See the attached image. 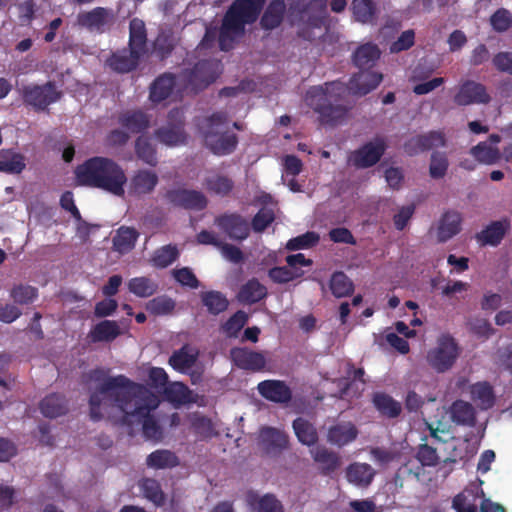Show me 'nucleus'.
I'll use <instances>...</instances> for the list:
<instances>
[{"label": "nucleus", "instance_id": "obj_1", "mask_svg": "<svg viewBox=\"0 0 512 512\" xmlns=\"http://www.w3.org/2000/svg\"><path fill=\"white\" fill-rule=\"evenodd\" d=\"M382 79L381 73L363 69L350 78L347 86L340 81L312 86L306 93L305 102L318 115L321 125L335 127L347 120L352 109L345 100L347 92L364 96L374 90Z\"/></svg>", "mask_w": 512, "mask_h": 512}, {"label": "nucleus", "instance_id": "obj_2", "mask_svg": "<svg viewBox=\"0 0 512 512\" xmlns=\"http://www.w3.org/2000/svg\"><path fill=\"white\" fill-rule=\"evenodd\" d=\"M159 405L158 397L143 384L130 380L125 375L109 376L103 379L89 398L90 418L99 421L103 411L117 407L129 416L151 415Z\"/></svg>", "mask_w": 512, "mask_h": 512}, {"label": "nucleus", "instance_id": "obj_3", "mask_svg": "<svg viewBox=\"0 0 512 512\" xmlns=\"http://www.w3.org/2000/svg\"><path fill=\"white\" fill-rule=\"evenodd\" d=\"M79 185L98 188L122 197L127 177L123 168L114 160L95 156L78 165L75 170Z\"/></svg>", "mask_w": 512, "mask_h": 512}, {"label": "nucleus", "instance_id": "obj_4", "mask_svg": "<svg viewBox=\"0 0 512 512\" xmlns=\"http://www.w3.org/2000/svg\"><path fill=\"white\" fill-rule=\"evenodd\" d=\"M266 0H235L226 11L219 31V47L222 51L233 48L234 42L245 31L246 24L254 23Z\"/></svg>", "mask_w": 512, "mask_h": 512}, {"label": "nucleus", "instance_id": "obj_5", "mask_svg": "<svg viewBox=\"0 0 512 512\" xmlns=\"http://www.w3.org/2000/svg\"><path fill=\"white\" fill-rule=\"evenodd\" d=\"M228 122V114L224 111H217L204 118L200 124V132L205 146L217 156L232 154L239 143L235 133L224 131Z\"/></svg>", "mask_w": 512, "mask_h": 512}, {"label": "nucleus", "instance_id": "obj_6", "mask_svg": "<svg viewBox=\"0 0 512 512\" xmlns=\"http://www.w3.org/2000/svg\"><path fill=\"white\" fill-rule=\"evenodd\" d=\"M220 73V62L215 59H203L192 68L183 69L178 75V86L181 91L198 93L215 82Z\"/></svg>", "mask_w": 512, "mask_h": 512}, {"label": "nucleus", "instance_id": "obj_7", "mask_svg": "<svg viewBox=\"0 0 512 512\" xmlns=\"http://www.w3.org/2000/svg\"><path fill=\"white\" fill-rule=\"evenodd\" d=\"M459 356V347L455 339L448 335H442L437 341V346L427 354V362L438 373L449 370Z\"/></svg>", "mask_w": 512, "mask_h": 512}, {"label": "nucleus", "instance_id": "obj_8", "mask_svg": "<svg viewBox=\"0 0 512 512\" xmlns=\"http://www.w3.org/2000/svg\"><path fill=\"white\" fill-rule=\"evenodd\" d=\"M21 96L25 105L31 106L35 111H44L60 99L61 92L49 81L43 85H24Z\"/></svg>", "mask_w": 512, "mask_h": 512}, {"label": "nucleus", "instance_id": "obj_9", "mask_svg": "<svg viewBox=\"0 0 512 512\" xmlns=\"http://www.w3.org/2000/svg\"><path fill=\"white\" fill-rule=\"evenodd\" d=\"M163 197L171 207L187 211L198 212L208 206V199L203 192L181 186L168 189Z\"/></svg>", "mask_w": 512, "mask_h": 512}, {"label": "nucleus", "instance_id": "obj_10", "mask_svg": "<svg viewBox=\"0 0 512 512\" xmlns=\"http://www.w3.org/2000/svg\"><path fill=\"white\" fill-rule=\"evenodd\" d=\"M481 496L480 512H506L502 505L492 502L488 498H484L483 492H481ZM478 498H480L478 493H475L473 490L465 489L453 498L452 508L456 512H477Z\"/></svg>", "mask_w": 512, "mask_h": 512}, {"label": "nucleus", "instance_id": "obj_11", "mask_svg": "<svg viewBox=\"0 0 512 512\" xmlns=\"http://www.w3.org/2000/svg\"><path fill=\"white\" fill-rule=\"evenodd\" d=\"M155 138L167 145L178 146L186 142V133L184 131V121L178 110H172L168 113V123L155 130Z\"/></svg>", "mask_w": 512, "mask_h": 512}, {"label": "nucleus", "instance_id": "obj_12", "mask_svg": "<svg viewBox=\"0 0 512 512\" xmlns=\"http://www.w3.org/2000/svg\"><path fill=\"white\" fill-rule=\"evenodd\" d=\"M446 137L442 131L432 130L427 133L410 137L403 145L404 152L409 156H415L433 148L444 147Z\"/></svg>", "mask_w": 512, "mask_h": 512}, {"label": "nucleus", "instance_id": "obj_13", "mask_svg": "<svg viewBox=\"0 0 512 512\" xmlns=\"http://www.w3.org/2000/svg\"><path fill=\"white\" fill-rule=\"evenodd\" d=\"M385 150L386 144L384 140L377 138L355 150L351 154L350 161L356 168H369L379 162Z\"/></svg>", "mask_w": 512, "mask_h": 512}, {"label": "nucleus", "instance_id": "obj_14", "mask_svg": "<svg viewBox=\"0 0 512 512\" xmlns=\"http://www.w3.org/2000/svg\"><path fill=\"white\" fill-rule=\"evenodd\" d=\"M491 100L486 87L476 81L466 80L460 84L454 96V102L459 106L471 104H488Z\"/></svg>", "mask_w": 512, "mask_h": 512}, {"label": "nucleus", "instance_id": "obj_15", "mask_svg": "<svg viewBox=\"0 0 512 512\" xmlns=\"http://www.w3.org/2000/svg\"><path fill=\"white\" fill-rule=\"evenodd\" d=\"M215 224L233 240H245L250 233L248 221L238 213L219 215L215 218Z\"/></svg>", "mask_w": 512, "mask_h": 512}, {"label": "nucleus", "instance_id": "obj_16", "mask_svg": "<svg viewBox=\"0 0 512 512\" xmlns=\"http://www.w3.org/2000/svg\"><path fill=\"white\" fill-rule=\"evenodd\" d=\"M288 435L275 427L264 426L259 431V445L266 454L277 455L287 449Z\"/></svg>", "mask_w": 512, "mask_h": 512}, {"label": "nucleus", "instance_id": "obj_17", "mask_svg": "<svg viewBox=\"0 0 512 512\" xmlns=\"http://www.w3.org/2000/svg\"><path fill=\"white\" fill-rule=\"evenodd\" d=\"M316 8L318 12L309 15L307 21L297 31V35L307 41H314L316 39L313 29L322 28L327 20L326 0H312L306 9L313 10Z\"/></svg>", "mask_w": 512, "mask_h": 512}, {"label": "nucleus", "instance_id": "obj_18", "mask_svg": "<svg viewBox=\"0 0 512 512\" xmlns=\"http://www.w3.org/2000/svg\"><path fill=\"white\" fill-rule=\"evenodd\" d=\"M235 366L253 372L261 371L266 365L265 356L261 352L252 351L246 347H235L230 351Z\"/></svg>", "mask_w": 512, "mask_h": 512}, {"label": "nucleus", "instance_id": "obj_19", "mask_svg": "<svg viewBox=\"0 0 512 512\" xmlns=\"http://www.w3.org/2000/svg\"><path fill=\"white\" fill-rule=\"evenodd\" d=\"M511 222L508 218L492 221L475 236L482 246L497 247L510 230Z\"/></svg>", "mask_w": 512, "mask_h": 512}, {"label": "nucleus", "instance_id": "obj_20", "mask_svg": "<svg viewBox=\"0 0 512 512\" xmlns=\"http://www.w3.org/2000/svg\"><path fill=\"white\" fill-rule=\"evenodd\" d=\"M257 389L263 398L274 403L286 404L292 399L290 387L281 380H264Z\"/></svg>", "mask_w": 512, "mask_h": 512}, {"label": "nucleus", "instance_id": "obj_21", "mask_svg": "<svg viewBox=\"0 0 512 512\" xmlns=\"http://www.w3.org/2000/svg\"><path fill=\"white\" fill-rule=\"evenodd\" d=\"M113 13L104 7H96L88 12L80 13L77 22L80 26L98 32L104 31V26L113 20Z\"/></svg>", "mask_w": 512, "mask_h": 512}, {"label": "nucleus", "instance_id": "obj_22", "mask_svg": "<svg viewBox=\"0 0 512 512\" xmlns=\"http://www.w3.org/2000/svg\"><path fill=\"white\" fill-rule=\"evenodd\" d=\"M158 182V175L154 171L137 170L130 179L129 193L136 196L150 194L154 191Z\"/></svg>", "mask_w": 512, "mask_h": 512}, {"label": "nucleus", "instance_id": "obj_23", "mask_svg": "<svg viewBox=\"0 0 512 512\" xmlns=\"http://www.w3.org/2000/svg\"><path fill=\"white\" fill-rule=\"evenodd\" d=\"M128 49L142 58L148 52L146 26L141 19L133 18L129 23Z\"/></svg>", "mask_w": 512, "mask_h": 512}, {"label": "nucleus", "instance_id": "obj_24", "mask_svg": "<svg viewBox=\"0 0 512 512\" xmlns=\"http://www.w3.org/2000/svg\"><path fill=\"white\" fill-rule=\"evenodd\" d=\"M141 59L142 57L138 54L131 53L128 48H123L113 52L106 62L113 71L125 74L135 70Z\"/></svg>", "mask_w": 512, "mask_h": 512}, {"label": "nucleus", "instance_id": "obj_25", "mask_svg": "<svg viewBox=\"0 0 512 512\" xmlns=\"http://www.w3.org/2000/svg\"><path fill=\"white\" fill-rule=\"evenodd\" d=\"M358 436V429L352 422H340L327 431V442L339 448L352 443Z\"/></svg>", "mask_w": 512, "mask_h": 512}, {"label": "nucleus", "instance_id": "obj_26", "mask_svg": "<svg viewBox=\"0 0 512 512\" xmlns=\"http://www.w3.org/2000/svg\"><path fill=\"white\" fill-rule=\"evenodd\" d=\"M178 85L177 76L173 73H163L159 75L150 85L149 99L153 103H160L169 98Z\"/></svg>", "mask_w": 512, "mask_h": 512}, {"label": "nucleus", "instance_id": "obj_27", "mask_svg": "<svg viewBox=\"0 0 512 512\" xmlns=\"http://www.w3.org/2000/svg\"><path fill=\"white\" fill-rule=\"evenodd\" d=\"M312 458L319 466L320 474L330 476L341 466V457L338 453L325 446H318L311 451Z\"/></svg>", "mask_w": 512, "mask_h": 512}, {"label": "nucleus", "instance_id": "obj_28", "mask_svg": "<svg viewBox=\"0 0 512 512\" xmlns=\"http://www.w3.org/2000/svg\"><path fill=\"white\" fill-rule=\"evenodd\" d=\"M462 216L461 213L454 210L446 211L437 228L438 241L443 243L457 235L461 230Z\"/></svg>", "mask_w": 512, "mask_h": 512}, {"label": "nucleus", "instance_id": "obj_29", "mask_svg": "<svg viewBox=\"0 0 512 512\" xmlns=\"http://www.w3.org/2000/svg\"><path fill=\"white\" fill-rule=\"evenodd\" d=\"M345 476L349 483L366 488L372 483L375 470L367 463L354 462L346 468Z\"/></svg>", "mask_w": 512, "mask_h": 512}, {"label": "nucleus", "instance_id": "obj_30", "mask_svg": "<svg viewBox=\"0 0 512 512\" xmlns=\"http://www.w3.org/2000/svg\"><path fill=\"white\" fill-rule=\"evenodd\" d=\"M286 4L284 0H272L264 10L260 19L262 29L271 31L278 28L284 19Z\"/></svg>", "mask_w": 512, "mask_h": 512}, {"label": "nucleus", "instance_id": "obj_31", "mask_svg": "<svg viewBox=\"0 0 512 512\" xmlns=\"http://www.w3.org/2000/svg\"><path fill=\"white\" fill-rule=\"evenodd\" d=\"M246 501L253 512H284L282 503L270 493L259 496L255 492H250Z\"/></svg>", "mask_w": 512, "mask_h": 512}, {"label": "nucleus", "instance_id": "obj_32", "mask_svg": "<svg viewBox=\"0 0 512 512\" xmlns=\"http://www.w3.org/2000/svg\"><path fill=\"white\" fill-rule=\"evenodd\" d=\"M118 123L131 133H141L149 127L150 119L141 110H127L119 115Z\"/></svg>", "mask_w": 512, "mask_h": 512}, {"label": "nucleus", "instance_id": "obj_33", "mask_svg": "<svg viewBox=\"0 0 512 512\" xmlns=\"http://www.w3.org/2000/svg\"><path fill=\"white\" fill-rule=\"evenodd\" d=\"M164 399L175 407L194 402L192 391L182 382H172L162 392Z\"/></svg>", "mask_w": 512, "mask_h": 512}, {"label": "nucleus", "instance_id": "obj_34", "mask_svg": "<svg viewBox=\"0 0 512 512\" xmlns=\"http://www.w3.org/2000/svg\"><path fill=\"white\" fill-rule=\"evenodd\" d=\"M375 409L383 417L394 419L400 416L402 405L392 396L384 392H376L372 397Z\"/></svg>", "mask_w": 512, "mask_h": 512}, {"label": "nucleus", "instance_id": "obj_35", "mask_svg": "<svg viewBox=\"0 0 512 512\" xmlns=\"http://www.w3.org/2000/svg\"><path fill=\"white\" fill-rule=\"evenodd\" d=\"M381 51L376 44L366 43L353 53V63L360 70L371 69L380 58Z\"/></svg>", "mask_w": 512, "mask_h": 512}, {"label": "nucleus", "instance_id": "obj_36", "mask_svg": "<svg viewBox=\"0 0 512 512\" xmlns=\"http://www.w3.org/2000/svg\"><path fill=\"white\" fill-rule=\"evenodd\" d=\"M453 423L461 426L473 427L476 423V412L472 404L463 400H456L450 407Z\"/></svg>", "mask_w": 512, "mask_h": 512}, {"label": "nucleus", "instance_id": "obj_37", "mask_svg": "<svg viewBox=\"0 0 512 512\" xmlns=\"http://www.w3.org/2000/svg\"><path fill=\"white\" fill-rule=\"evenodd\" d=\"M138 237L139 232L135 228L121 226L112 239L113 249L120 254H126L134 249Z\"/></svg>", "mask_w": 512, "mask_h": 512}, {"label": "nucleus", "instance_id": "obj_38", "mask_svg": "<svg viewBox=\"0 0 512 512\" xmlns=\"http://www.w3.org/2000/svg\"><path fill=\"white\" fill-rule=\"evenodd\" d=\"M121 334L116 321L103 320L97 323L89 332L91 342H112Z\"/></svg>", "mask_w": 512, "mask_h": 512}, {"label": "nucleus", "instance_id": "obj_39", "mask_svg": "<svg viewBox=\"0 0 512 512\" xmlns=\"http://www.w3.org/2000/svg\"><path fill=\"white\" fill-rule=\"evenodd\" d=\"M203 184L209 193L220 197L228 196L234 189V181L230 177L220 173L208 175L204 179Z\"/></svg>", "mask_w": 512, "mask_h": 512}, {"label": "nucleus", "instance_id": "obj_40", "mask_svg": "<svg viewBox=\"0 0 512 512\" xmlns=\"http://www.w3.org/2000/svg\"><path fill=\"white\" fill-rule=\"evenodd\" d=\"M267 296V288L256 278L248 280L238 293V299L244 304H254Z\"/></svg>", "mask_w": 512, "mask_h": 512}, {"label": "nucleus", "instance_id": "obj_41", "mask_svg": "<svg viewBox=\"0 0 512 512\" xmlns=\"http://www.w3.org/2000/svg\"><path fill=\"white\" fill-rule=\"evenodd\" d=\"M416 458L420 465L416 467L415 471L412 468L408 467L410 462H408L404 466L406 470H408L410 473H413L416 477H419L421 475L423 467H434L439 463V456L437 454V450L428 444L419 445L416 453Z\"/></svg>", "mask_w": 512, "mask_h": 512}, {"label": "nucleus", "instance_id": "obj_42", "mask_svg": "<svg viewBox=\"0 0 512 512\" xmlns=\"http://www.w3.org/2000/svg\"><path fill=\"white\" fill-rule=\"evenodd\" d=\"M41 413L48 418H56L67 412V404L64 396L60 394H50L40 402Z\"/></svg>", "mask_w": 512, "mask_h": 512}, {"label": "nucleus", "instance_id": "obj_43", "mask_svg": "<svg viewBox=\"0 0 512 512\" xmlns=\"http://www.w3.org/2000/svg\"><path fill=\"white\" fill-rule=\"evenodd\" d=\"M471 399L483 410L494 405L495 396L492 386L488 382H478L470 388Z\"/></svg>", "mask_w": 512, "mask_h": 512}, {"label": "nucleus", "instance_id": "obj_44", "mask_svg": "<svg viewBox=\"0 0 512 512\" xmlns=\"http://www.w3.org/2000/svg\"><path fill=\"white\" fill-rule=\"evenodd\" d=\"M26 168V158L23 154L12 150H3L0 159V172L6 174H20Z\"/></svg>", "mask_w": 512, "mask_h": 512}, {"label": "nucleus", "instance_id": "obj_45", "mask_svg": "<svg viewBox=\"0 0 512 512\" xmlns=\"http://www.w3.org/2000/svg\"><path fill=\"white\" fill-rule=\"evenodd\" d=\"M201 302L211 315H219L224 312L229 305L227 297L220 291H205L200 294Z\"/></svg>", "mask_w": 512, "mask_h": 512}, {"label": "nucleus", "instance_id": "obj_46", "mask_svg": "<svg viewBox=\"0 0 512 512\" xmlns=\"http://www.w3.org/2000/svg\"><path fill=\"white\" fill-rule=\"evenodd\" d=\"M127 287L129 292L139 298H148L154 295L159 288L155 280L146 276L131 278L127 283Z\"/></svg>", "mask_w": 512, "mask_h": 512}, {"label": "nucleus", "instance_id": "obj_47", "mask_svg": "<svg viewBox=\"0 0 512 512\" xmlns=\"http://www.w3.org/2000/svg\"><path fill=\"white\" fill-rule=\"evenodd\" d=\"M292 427L299 442L302 444L312 446L317 443V430L315 426L308 420L302 417H298L293 421Z\"/></svg>", "mask_w": 512, "mask_h": 512}, {"label": "nucleus", "instance_id": "obj_48", "mask_svg": "<svg viewBox=\"0 0 512 512\" xmlns=\"http://www.w3.org/2000/svg\"><path fill=\"white\" fill-rule=\"evenodd\" d=\"M179 255V250L175 244H167L156 249L150 261L155 268L164 269L174 263Z\"/></svg>", "mask_w": 512, "mask_h": 512}, {"label": "nucleus", "instance_id": "obj_49", "mask_svg": "<svg viewBox=\"0 0 512 512\" xmlns=\"http://www.w3.org/2000/svg\"><path fill=\"white\" fill-rule=\"evenodd\" d=\"M470 154L480 163L492 165L501 159V152L497 147H492L482 141L470 149Z\"/></svg>", "mask_w": 512, "mask_h": 512}, {"label": "nucleus", "instance_id": "obj_50", "mask_svg": "<svg viewBox=\"0 0 512 512\" xmlns=\"http://www.w3.org/2000/svg\"><path fill=\"white\" fill-rule=\"evenodd\" d=\"M329 287L336 298L349 296L354 291L353 282L342 271H336L332 274Z\"/></svg>", "mask_w": 512, "mask_h": 512}, {"label": "nucleus", "instance_id": "obj_51", "mask_svg": "<svg viewBox=\"0 0 512 512\" xmlns=\"http://www.w3.org/2000/svg\"><path fill=\"white\" fill-rule=\"evenodd\" d=\"M135 153L145 164L155 167L158 163L157 152L147 137L139 136L135 141Z\"/></svg>", "mask_w": 512, "mask_h": 512}, {"label": "nucleus", "instance_id": "obj_52", "mask_svg": "<svg viewBox=\"0 0 512 512\" xmlns=\"http://www.w3.org/2000/svg\"><path fill=\"white\" fill-rule=\"evenodd\" d=\"M352 10L355 19L361 23H372L376 18L377 8L373 0H353Z\"/></svg>", "mask_w": 512, "mask_h": 512}, {"label": "nucleus", "instance_id": "obj_53", "mask_svg": "<svg viewBox=\"0 0 512 512\" xmlns=\"http://www.w3.org/2000/svg\"><path fill=\"white\" fill-rule=\"evenodd\" d=\"M146 463L152 468L165 469L177 466L179 460L178 457L169 450H156L147 457Z\"/></svg>", "mask_w": 512, "mask_h": 512}, {"label": "nucleus", "instance_id": "obj_54", "mask_svg": "<svg viewBox=\"0 0 512 512\" xmlns=\"http://www.w3.org/2000/svg\"><path fill=\"white\" fill-rule=\"evenodd\" d=\"M196 360L197 356L189 353L187 346H183L172 353L168 362L174 370L185 372L194 366Z\"/></svg>", "mask_w": 512, "mask_h": 512}, {"label": "nucleus", "instance_id": "obj_55", "mask_svg": "<svg viewBox=\"0 0 512 512\" xmlns=\"http://www.w3.org/2000/svg\"><path fill=\"white\" fill-rule=\"evenodd\" d=\"M304 275L301 269H292L289 266H276L268 271L269 278L277 284H285Z\"/></svg>", "mask_w": 512, "mask_h": 512}, {"label": "nucleus", "instance_id": "obj_56", "mask_svg": "<svg viewBox=\"0 0 512 512\" xmlns=\"http://www.w3.org/2000/svg\"><path fill=\"white\" fill-rule=\"evenodd\" d=\"M10 297L20 305H27L38 297V289L28 284H17L10 290Z\"/></svg>", "mask_w": 512, "mask_h": 512}, {"label": "nucleus", "instance_id": "obj_57", "mask_svg": "<svg viewBox=\"0 0 512 512\" xmlns=\"http://www.w3.org/2000/svg\"><path fill=\"white\" fill-rule=\"evenodd\" d=\"M175 302L167 296H158L146 304V310L155 316L168 315L173 312Z\"/></svg>", "mask_w": 512, "mask_h": 512}, {"label": "nucleus", "instance_id": "obj_58", "mask_svg": "<svg viewBox=\"0 0 512 512\" xmlns=\"http://www.w3.org/2000/svg\"><path fill=\"white\" fill-rule=\"evenodd\" d=\"M449 161L447 155L442 152H433L430 158L429 174L433 179L443 178L448 170Z\"/></svg>", "mask_w": 512, "mask_h": 512}, {"label": "nucleus", "instance_id": "obj_59", "mask_svg": "<svg viewBox=\"0 0 512 512\" xmlns=\"http://www.w3.org/2000/svg\"><path fill=\"white\" fill-rule=\"evenodd\" d=\"M135 418L142 421L143 436L146 439L158 441L162 438V428L153 415L135 416Z\"/></svg>", "mask_w": 512, "mask_h": 512}, {"label": "nucleus", "instance_id": "obj_60", "mask_svg": "<svg viewBox=\"0 0 512 512\" xmlns=\"http://www.w3.org/2000/svg\"><path fill=\"white\" fill-rule=\"evenodd\" d=\"M275 220V213L272 208L262 207L254 215L251 221V228L256 233L265 231Z\"/></svg>", "mask_w": 512, "mask_h": 512}, {"label": "nucleus", "instance_id": "obj_61", "mask_svg": "<svg viewBox=\"0 0 512 512\" xmlns=\"http://www.w3.org/2000/svg\"><path fill=\"white\" fill-rule=\"evenodd\" d=\"M319 241V235L315 232H306L300 236L290 239L286 244V249L290 251L307 249L315 246Z\"/></svg>", "mask_w": 512, "mask_h": 512}, {"label": "nucleus", "instance_id": "obj_62", "mask_svg": "<svg viewBox=\"0 0 512 512\" xmlns=\"http://www.w3.org/2000/svg\"><path fill=\"white\" fill-rule=\"evenodd\" d=\"M490 24L496 32H506L512 26L511 12L505 8L497 9L490 17Z\"/></svg>", "mask_w": 512, "mask_h": 512}, {"label": "nucleus", "instance_id": "obj_63", "mask_svg": "<svg viewBox=\"0 0 512 512\" xmlns=\"http://www.w3.org/2000/svg\"><path fill=\"white\" fill-rule=\"evenodd\" d=\"M172 274L174 279L182 286H186L191 289H197L200 285V282L197 279L196 275L189 267L174 269Z\"/></svg>", "mask_w": 512, "mask_h": 512}, {"label": "nucleus", "instance_id": "obj_64", "mask_svg": "<svg viewBox=\"0 0 512 512\" xmlns=\"http://www.w3.org/2000/svg\"><path fill=\"white\" fill-rule=\"evenodd\" d=\"M247 320V314L244 311L239 310L225 322L223 329L229 336H236L237 333L245 326Z\"/></svg>", "mask_w": 512, "mask_h": 512}]
</instances>
